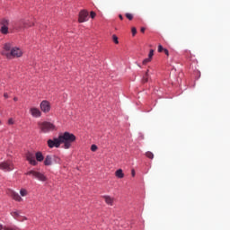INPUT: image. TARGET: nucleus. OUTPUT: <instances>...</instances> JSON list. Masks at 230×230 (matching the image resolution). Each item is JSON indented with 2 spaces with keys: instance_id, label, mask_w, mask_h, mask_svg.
<instances>
[{
  "instance_id": "3",
  "label": "nucleus",
  "mask_w": 230,
  "mask_h": 230,
  "mask_svg": "<svg viewBox=\"0 0 230 230\" xmlns=\"http://www.w3.org/2000/svg\"><path fill=\"white\" fill-rule=\"evenodd\" d=\"M38 127L43 134H48V132H52L55 129V125L48 121L38 122Z\"/></svg>"
},
{
  "instance_id": "32",
  "label": "nucleus",
  "mask_w": 230,
  "mask_h": 230,
  "mask_svg": "<svg viewBox=\"0 0 230 230\" xmlns=\"http://www.w3.org/2000/svg\"><path fill=\"white\" fill-rule=\"evenodd\" d=\"M164 53L166 55V57H170V52L168 51V49H164Z\"/></svg>"
},
{
  "instance_id": "14",
  "label": "nucleus",
  "mask_w": 230,
  "mask_h": 230,
  "mask_svg": "<svg viewBox=\"0 0 230 230\" xmlns=\"http://www.w3.org/2000/svg\"><path fill=\"white\" fill-rule=\"evenodd\" d=\"M35 157H36V161L38 163H42V161H44V155H42V152H40V151H38L35 154Z\"/></svg>"
},
{
  "instance_id": "11",
  "label": "nucleus",
  "mask_w": 230,
  "mask_h": 230,
  "mask_svg": "<svg viewBox=\"0 0 230 230\" xmlns=\"http://www.w3.org/2000/svg\"><path fill=\"white\" fill-rule=\"evenodd\" d=\"M40 110L42 111V112H49V111H51V105L49 104V102L48 101H42L40 102Z\"/></svg>"
},
{
  "instance_id": "38",
  "label": "nucleus",
  "mask_w": 230,
  "mask_h": 230,
  "mask_svg": "<svg viewBox=\"0 0 230 230\" xmlns=\"http://www.w3.org/2000/svg\"><path fill=\"white\" fill-rule=\"evenodd\" d=\"M4 98H8V93H4Z\"/></svg>"
},
{
  "instance_id": "5",
  "label": "nucleus",
  "mask_w": 230,
  "mask_h": 230,
  "mask_svg": "<svg viewBox=\"0 0 230 230\" xmlns=\"http://www.w3.org/2000/svg\"><path fill=\"white\" fill-rule=\"evenodd\" d=\"M0 170L12 172V170H13V163L11 160L0 162Z\"/></svg>"
},
{
  "instance_id": "31",
  "label": "nucleus",
  "mask_w": 230,
  "mask_h": 230,
  "mask_svg": "<svg viewBox=\"0 0 230 230\" xmlns=\"http://www.w3.org/2000/svg\"><path fill=\"white\" fill-rule=\"evenodd\" d=\"M90 16H91L92 19H94V17H96V13H94V12L92 11V12L90 13Z\"/></svg>"
},
{
  "instance_id": "34",
  "label": "nucleus",
  "mask_w": 230,
  "mask_h": 230,
  "mask_svg": "<svg viewBox=\"0 0 230 230\" xmlns=\"http://www.w3.org/2000/svg\"><path fill=\"white\" fill-rule=\"evenodd\" d=\"M131 175H132V177H136V171L135 170L131 171Z\"/></svg>"
},
{
  "instance_id": "39",
  "label": "nucleus",
  "mask_w": 230,
  "mask_h": 230,
  "mask_svg": "<svg viewBox=\"0 0 230 230\" xmlns=\"http://www.w3.org/2000/svg\"><path fill=\"white\" fill-rule=\"evenodd\" d=\"M13 100H14V102H17V97H14Z\"/></svg>"
},
{
  "instance_id": "40",
  "label": "nucleus",
  "mask_w": 230,
  "mask_h": 230,
  "mask_svg": "<svg viewBox=\"0 0 230 230\" xmlns=\"http://www.w3.org/2000/svg\"><path fill=\"white\" fill-rule=\"evenodd\" d=\"M199 78H200V74H199Z\"/></svg>"
},
{
  "instance_id": "13",
  "label": "nucleus",
  "mask_w": 230,
  "mask_h": 230,
  "mask_svg": "<svg viewBox=\"0 0 230 230\" xmlns=\"http://www.w3.org/2000/svg\"><path fill=\"white\" fill-rule=\"evenodd\" d=\"M51 164H53V156L52 155H48L44 159V165L51 166Z\"/></svg>"
},
{
  "instance_id": "29",
  "label": "nucleus",
  "mask_w": 230,
  "mask_h": 230,
  "mask_svg": "<svg viewBox=\"0 0 230 230\" xmlns=\"http://www.w3.org/2000/svg\"><path fill=\"white\" fill-rule=\"evenodd\" d=\"M154 57V49H151L148 54V58H152Z\"/></svg>"
},
{
  "instance_id": "33",
  "label": "nucleus",
  "mask_w": 230,
  "mask_h": 230,
  "mask_svg": "<svg viewBox=\"0 0 230 230\" xmlns=\"http://www.w3.org/2000/svg\"><path fill=\"white\" fill-rule=\"evenodd\" d=\"M8 124L9 125H13V119H8Z\"/></svg>"
},
{
  "instance_id": "26",
  "label": "nucleus",
  "mask_w": 230,
  "mask_h": 230,
  "mask_svg": "<svg viewBox=\"0 0 230 230\" xmlns=\"http://www.w3.org/2000/svg\"><path fill=\"white\" fill-rule=\"evenodd\" d=\"M91 150H92V152H96L98 150V146L97 145H92Z\"/></svg>"
},
{
  "instance_id": "15",
  "label": "nucleus",
  "mask_w": 230,
  "mask_h": 230,
  "mask_svg": "<svg viewBox=\"0 0 230 230\" xmlns=\"http://www.w3.org/2000/svg\"><path fill=\"white\" fill-rule=\"evenodd\" d=\"M103 199H104L106 204H108V206H113V204H114L113 198H111V196H103Z\"/></svg>"
},
{
  "instance_id": "27",
  "label": "nucleus",
  "mask_w": 230,
  "mask_h": 230,
  "mask_svg": "<svg viewBox=\"0 0 230 230\" xmlns=\"http://www.w3.org/2000/svg\"><path fill=\"white\" fill-rule=\"evenodd\" d=\"M143 82L146 83L148 82V72L146 73V76L143 77Z\"/></svg>"
},
{
  "instance_id": "23",
  "label": "nucleus",
  "mask_w": 230,
  "mask_h": 230,
  "mask_svg": "<svg viewBox=\"0 0 230 230\" xmlns=\"http://www.w3.org/2000/svg\"><path fill=\"white\" fill-rule=\"evenodd\" d=\"M112 40L115 44H119V40H118V36H116V34L112 35Z\"/></svg>"
},
{
  "instance_id": "4",
  "label": "nucleus",
  "mask_w": 230,
  "mask_h": 230,
  "mask_svg": "<svg viewBox=\"0 0 230 230\" xmlns=\"http://www.w3.org/2000/svg\"><path fill=\"white\" fill-rule=\"evenodd\" d=\"M0 26H1L0 32L2 33V35H8L9 33L8 26H10V20L5 18L2 19L0 21Z\"/></svg>"
},
{
  "instance_id": "20",
  "label": "nucleus",
  "mask_w": 230,
  "mask_h": 230,
  "mask_svg": "<svg viewBox=\"0 0 230 230\" xmlns=\"http://www.w3.org/2000/svg\"><path fill=\"white\" fill-rule=\"evenodd\" d=\"M4 230H20L17 226H4Z\"/></svg>"
},
{
  "instance_id": "35",
  "label": "nucleus",
  "mask_w": 230,
  "mask_h": 230,
  "mask_svg": "<svg viewBox=\"0 0 230 230\" xmlns=\"http://www.w3.org/2000/svg\"><path fill=\"white\" fill-rule=\"evenodd\" d=\"M146 30V29H145V27H142L141 30H140L141 33H145Z\"/></svg>"
},
{
  "instance_id": "28",
  "label": "nucleus",
  "mask_w": 230,
  "mask_h": 230,
  "mask_svg": "<svg viewBox=\"0 0 230 230\" xmlns=\"http://www.w3.org/2000/svg\"><path fill=\"white\" fill-rule=\"evenodd\" d=\"M131 32H132L133 37L136 35V33H137V30L136 29V27H133L131 29Z\"/></svg>"
},
{
  "instance_id": "8",
  "label": "nucleus",
  "mask_w": 230,
  "mask_h": 230,
  "mask_svg": "<svg viewBox=\"0 0 230 230\" xmlns=\"http://www.w3.org/2000/svg\"><path fill=\"white\" fill-rule=\"evenodd\" d=\"M31 26H33V23L29 20H22L17 23L15 28L17 30H26V28H31Z\"/></svg>"
},
{
  "instance_id": "2",
  "label": "nucleus",
  "mask_w": 230,
  "mask_h": 230,
  "mask_svg": "<svg viewBox=\"0 0 230 230\" xmlns=\"http://www.w3.org/2000/svg\"><path fill=\"white\" fill-rule=\"evenodd\" d=\"M59 139L61 141L62 148L65 150H69L71 148L73 143L76 141V136L73 133H69L66 131L65 133L59 135Z\"/></svg>"
},
{
  "instance_id": "24",
  "label": "nucleus",
  "mask_w": 230,
  "mask_h": 230,
  "mask_svg": "<svg viewBox=\"0 0 230 230\" xmlns=\"http://www.w3.org/2000/svg\"><path fill=\"white\" fill-rule=\"evenodd\" d=\"M126 17L128 19V21H132V19H134V15L128 13H126Z\"/></svg>"
},
{
  "instance_id": "22",
  "label": "nucleus",
  "mask_w": 230,
  "mask_h": 230,
  "mask_svg": "<svg viewBox=\"0 0 230 230\" xmlns=\"http://www.w3.org/2000/svg\"><path fill=\"white\" fill-rule=\"evenodd\" d=\"M27 194H28V191H27L26 190L22 189V190H20V195H21L22 197H26Z\"/></svg>"
},
{
  "instance_id": "36",
  "label": "nucleus",
  "mask_w": 230,
  "mask_h": 230,
  "mask_svg": "<svg viewBox=\"0 0 230 230\" xmlns=\"http://www.w3.org/2000/svg\"><path fill=\"white\" fill-rule=\"evenodd\" d=\"M119 18L120 19V21H123V15L119 14Z\"/></svg>"
},
{
  "instance_id": "25",
  "label": "nucleus",
  "mask_w": 230,
  "mask_h": 230,
  "mask_svg": "<svg viewBox=\"0 0 230 230\" xmlns=\"http://www.w3.org/2000/svg\"><path fill=\"white\" fill-rule=\"evenodd\" d=\"M166 49L163 48V45H158V53H163Z\"/></svg>"
},
{
  "instance_id": "1",
  "label": "nucleus",
  "mask_w": 230,
  "mask_h": 230,
  "mask_svg": "<svg viewBox=\"0 0 230 230\" xmlns=\"http://www.w3.org/2000/svg\"><path fill=\"white\" fill-rule=\"evenodd\" d=\"M3 55L5 57H15L16 58H21L22 57V50L18 47H13L10 42L4 45Z\"/></svg>"
},
{
  "instance_id": "19",
  "label": "nucleus",
  "mask_w": 230,
  "mask_h": 230,
  "mask_svg": "<svg viewBox=\"0 0 230 230\" xmlns=\"http://www.w3.org/2000/svg\"><path fill=\"white\" fill-rule=\"evenodd\" d=\"M11 215L13 217V218H19L21 217V214L17 210L12 211Z\"/></svg>"
},
{
  "instance_id": "12",
  "label": "nucleus",
  "mask_w": 230,
  "mask_h": 230,
  "mask_svg": "<svg viewBox=\"0 0 230 230\" xmlns=\"http://www.w3.org/2000/svg\"><path fill=\"white\" fill-rule=\"evenodd\" d=\"M30 112L33 118H40L42 116L40 110L38 108H31Z\"/></svg>"
},
{
  "instance_id": "21",
  "label": "nucleus",
  "mask_w": 230,
  "mask_h": 230,
  "mask_svg": "<svg viewBox=\"0 0 230 230\" xmlns=\"http://www.w3.org/2000/svg\"><path fill=\"white\" fill-rule=\"evenodd\" d=\"M146 157H148V159H154V153L148 151L146 153Z\"/></svg>"
},
{
  "instance_id": "10",
  "label": "nucleus",
  "mask_w": 230,
  "mask_h": 230,
  "mask_svg": "<svg viewBox=\"0 0 230 230\" xmlns=\"http://www.w3.org/2000/svg\"><path fill=\"white\" fill-rule=\"evenodd\" d=\"M89 21V13L87 11H81L79 13L78 22H87Z\"/></svg>"
},
{
  "instance_id": "17",
  "label": "nucleus",
  "mask_w": 230,
  "mask_h": 230,
  "mask_svg": "<svg viewBox=\"0 0 230 230\" xmlns=\"http://www.w3.org/2000/svg\"><path fill=\"white\" fill-rule=\"evenodd\" d=\"M116 177H118V179H123L125 177V174L123 173V170L119 169L116 171L115 172Z\"/></svg>"
},
{
  "instance_id": "18",
  "label": "nucleus",
  "mask_w": 230,
  "mask_h": 230,
  "mask_svg": "<svg viewBox=\"0 0 230 230\" xmlns=\"http://www.w3.org/2000/svg\"><path fill=\"white\" fill-rule=\"evenodd\" d=\"M52 163H55L56 164H60V157L52 155Z\"/></svg>"
},
{
  "instance_id": "7",
  "label": "nucleus",
  "mask_w": 230,
  "mask_h": 230,
  "mask_svg": "<svg viewBox=\"0 0 230 230\" xmlns=\"http://www.w3.org/2000/svg\"><path fill=\"white\" fill-rule=\"evenodd\" d=\"M47 143L49 148H60V145H62L59 136L53 139H49Z\"/></svg>"
},
{
  "instance_id": "16",
  "label": "nucleus",
  "mask_w": 230,
  "mask_h": 230,
  "mask_svg": "<svg viewBox=\"0 0 230 230\" xmlns=\"http://www.w3.org/2000/svg\"><path fill=\"white\" fill-rule=\"evenodd\" d=\"M11 197H13V200H16L17 202H21L22 200V198L19 195V193L13 191L11 194Z\"/></svg>"
},
{
  "instance_id": "37",
  "label": "nucleus",
  "mask_w": 230,
  "mask_h": 230,
  "mask_svg": "<svg viewBox=\"0 0 230 230\" xmlns=\"http://www.w3.org/2000/svg\"><path fill=\"white\" fill-rule=\"evenodd\" d=\"M4 230V226H3V225L0 224V230Z\"/></svg>"
},
{
  "instance_id": "9",
  "label": "nucleus",
  "mask_w": 230,
  "mask_h": 230,
  "mask_svg": "<svg viewBox=\"0 0 230 230\" xmlns=\"http://www.w3.org/2000/svg\"><path fill=\"white\" fill-rule=\"evenodd\" d=\"M25 156L27 161H29L30 164H31L32 166H37V164H39V163L35 159V154H33L32 152L28 151Z\"/></svg>"
},
{
  "instance_id": "6",
  "label": "nucleus",
  "mask_w": 230,
  "mask_h": 230,
  "mask_svg": "<svg viewBox=\"0 0 230 230\" xmlns=\"http://www.w3.org/2000/svg\"><path fill=\"white\" fill-rule=\"evenodd\" d=\"M27 174L31 175L32 177H34V179H37L38 181H40L41 182H46V181H47L46 175H44V173H42L40 172L30 171L27 172Z\"/></svg>"
},
{
  "instance_id": "30",
  "label": "nucleus",
  "mask_w": 230,
  "mask_h": 230,
  "mask_svg": "<svg viewBox=\"0 0 230 230\" xmlns=\"http://www.w3.org/2000/svg\"><path fill=\"white\" fill-rule=\"evenodd\" d=\"M150 60H152V59H151V58H146V59H144V60H143V65L145 66V65L148 64V62H150Z\"/></svg>"
}]
</instances>
